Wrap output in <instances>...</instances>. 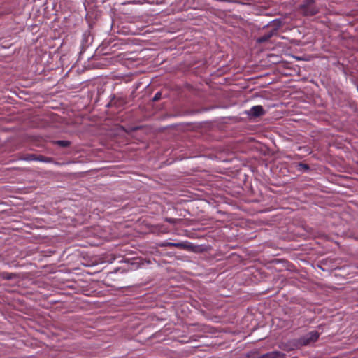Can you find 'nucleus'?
I'll return each instance as SVG.
<instances>
[{"instance_id": "2", "label": "nucleus", "mask_w": 358, "mask_h": 358, "mask_svg": "<svg viewBox=\"0 0 358 358\" xmlns=\"http://www.w3.org/2000/svg\"><path fill=\"white\" fill-rule=\"evenodd\" d=\"M264 113V110L262 106H255L252 107L249 112L248 115L254 117H259L262 115Z\"/></svg>"}, {"instance_id": "5", "label": "nucleus", "mask_w": 358, "mask_h": 358, "mask_svg": "<svg viewBox=\"0 0 358 358\" xmlns=\"http://www.w3.org/2000/svg\"><path fill=\"white\" fill-rule=\"evenodd\" d=\"M164 246H173L176 248H185V245L182 243H171V242H167L164 244H163Z\"/></svg>"}, {"instance_id": "7", "label": "nucleus", "mask_w": 358, "mask_h": 358, "mask_svg": "<svg viewBox=\"0 0 358 358\" xmlns=\"http://www.w3.org/2000/svg\"><path fill=\"white\" fill-rule=\"evenodd\" d=\"M57 144H58L61 146H63V147H66L69 145V143L66 141H57Z\"/></svg>"}, {"instance_id": "11", "label": "nucleus", "mask_w": 358, "mask_h": 358, "mask_svg": "<svg viewBox=\"0 0 358 358\" xmlns=\"http://www.w3.org/2000/svg\"><path fill=\"white\" fill-rule=\"evenodd\" d=\"M304 167H305L306 169H308V166H307V165H304Z\"/></svg>"}, {"instance_id": "4", "label": "nucleus", "mask_w": 358, "mask_h": 358, "mask_svg": "<svg viewBox=\"0 0 358 358\" xmlns=\"http://www.w3.org/2000/svg\"><path fill=\"white\" fill-rule=\"evenodd\" d=\"M273 36V32H270L263 36H261L257 39V43H264L268 41Z\"/></svg>"}, {"instance_id": "1", "label": "nucleus", "mask_w": 358, "mask_h": 358, "mask_svg": "<svg viewBox=\"0 0 358 358\" xmlns=\"http://www.w3.org/2000/svg\"><path fill=\"white\" fill-rule=\"evenodd\" d=\"M319 337V333L315 331H310L307 334L300 338L298 341L299 345H307L312 343L315 342Z\"/></svg>"}, {"instance_id": "8", "label": "nucleus", "mask_w": 358, "mask_h": 358, "mask_svg": "<svg viewBox=\"0 0 358 358\" xmlns=\"http://www.w3.org/2000/svg\"><path fill=\"white\" fill-rule=\"evenodd\" d=\"M26 159L27 160H36L37 161V157L34 155H29L26 157Z\"/></svg>"}, {"instance_id": "6", "label": "nucleus", "mask_w": 358, "mask_h": 358, "mask_svg": "<svg viewBox=\"0 0 358 358\" xmlns=\"http://www.w3.org/2000/svg\"><path fill=\"white\" fill-rule=\"evenodd\" d=\"M37 161L43 162H51L52 159L49 157H45L43 156L37 157Z\"/></svg>"}, {"instance_id": "9", "label": "nucleus", "mask_w": 358, "mask_h": 358, "mask_svg": "<svg viewBox=\"0 0 358 358\" xmlns=\"http://www.w3.org/2000/svg\"><path fill=\"white\" fill-rule=\"evenodd\" d=\"M160 96H161V94H160V93H157V94L155 95V96H154V98H153V100H154V101H157V100H159V99H160Z\"/></svg>"}, {"instance_id": "3", "label": "nucleus", "mask_w": 358, "mask_h": 358, "mask_svg": "<svg viewBox=\"0 0 358 358\" xmlns=\"http://www.w3.org/2000/svg\"><path fill=\"white\" fill-rule=\"evenodd\" d=\"M267 358H284L285 355L279 352H272L266 355Z\"/></svg>"}, {"instance_id": "10", "label": "nucleus", "mask_w": 358, "mask_h": 358, "mask_svg": "<svg viewBox=\"0 0 358 358\" xmlns=\"http://www.w3.org/2000/svg\"><path fill=\"white\" fill-rule=\"evenodd\" d=\"M316 13H317L316 11H312V12H310L309 14H310V15H314V14H315Z\"/></svg>"}]
</instances>
